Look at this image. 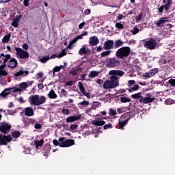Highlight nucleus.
Listing matches in <instances>:
<instances>
[{"instance_id":"obj_47","label":"nucleus","mask_w":175,"mask_h":175,"mask_svg":"<svg viewBox=\"0 0 175 175\" xmlns=\"http://www.w3.org/2000/svg\"><path fill=\"white\" fill-rule=\"evenodd\" d=\"M77 128H79V125H77V124H72L70 126V131H72L73 132V131H76V129H77Z\"/></svg>"},{"instance_id":"obj_4","label":"nucleus","mask_w":175,"mask_h":175,"mask_svg":"<svg viewBox=\"0 0 175 175\" xmlns=\"http://www.w3.org/2000/svg\"><path fill=\"white\" fill-rule=\"evenodd\" d=\"M157 44H158V43L157 42V40L154 39V38H150L148 41L143 40V45L146 49H148V50H155Z\"/></svg>"},{"instance_id":"obj_5","label":"nucleus","mask_w":175,"mask_h":175,"mask_svg":"<svg viewBox=\"0 0 175 175\" xmlns=\"http://www.w3.org/2000/svg\"><path fill=\"white\" fill-rule=\"evenodd\" d=\"M59 142L60 143V147L62 148L71 147V146H75V139H66L65 137L59 138Z\"/></svg>"},{"instance_id":"obj_54","label":"nucleus","mask_w":175,"mask_h":175,"mask_svg":"<svg viewBox=\"0 0 175 175\" xmlns=\"http://www.w3.org/2000/svg\"><path fill=\"white\" fill-rule=\"evenodd\" d=\"M53 143L54 146H59V147H61V142H59L58 140L54 139L53 141Z\"/></svg>"},{"instance_id":"obj_48","label":"nucleus","mask_w":175,"mask_h":175,"mask_svg":"<svg viewBox=\"0 0 175 175\" xmlns=\"http://www.w3.org/2000/svg\"><path fill=\"white\" fill-rule=\"evenodd\" d=\"M116 114H117V111L116 109H113V108L109 109L110 116H116Z\"/></svg>"},{"instance_id":"obj_44","label":"nucleus","mask_w":175,"mask_h":175,"mask_svg":"<svg viewBox=\"0 0 175 175\" xmlns=\"http://www.w3.org/2000/svg\"><path fill=\"white\" fill-rule=\"evenodd\" d=\"M66 49H63L62 53L58 55L59 58H62L64 55H66Z\"/></svg>"},{"instance_id":"obj_45","label":"nucleus","mask_w":175,"mask_h":175,"mask_svg":"<svg viewBox=\"0 0 175 175\" xmlns=\"http://www.w3.org/2000/svg\"><path fill=\"white\" fill-rule=\"evenodd\" d=\"M79 69H75L70 71V75H72V76H76L79 73Z\"/></svg>"},{"instance_id":"obj_36","label":"nucleus","mask_w":175,"mask_h":175,"mask_svg":"<svg viewBox=\"0 0 175 175\" xmlns=\"http://www.w3.org/2000/svg\"><path fill=\"white\" fill-rule=\"evenodd\" d=\"M158 72H159V69L158 68H153L149 70V72L150 73V75L152 76H152H155V75H157Z\"/></svg>"},{"instance_id":"obj_58","label":"nucleus","mask_w":175,"mask_h":175,"mask_svg":"<svg viewBox=\"0 0 175 175\" xmlns=\"http://www.w3.org/2000/svg\"><path fill=\"white\" fill-rule=\"evenodd\" d=\"M29 1L30 0H24L23 1V4H24V6H25L26 8H28V6H29Z\"/></svg>"},{"instance_id":"obj_2","label":"nucleus","mask_w":175,"mask_h":175,"mask_svg":"<svg viewBox=\"0 0 175 175\" xmlns=\"http://www.w3.org/2000/svg\"><path fill=\"white\" fill-rule=\"evenodd\" d=\"M129 55H131V47L129 46L120 48L116 53V57L120 58V59L126 58V57H129Z\"/></svg>"},{"instance_id":"obj_59","label":"nucleus","mask_w":175,"mask_h":175,"mask_svg":"<svg viewBox=\"0 0 175 175\" xmlns=\"http://www.w3.org/2000/svg\"><path fill=\"white\" fill-rule=\"evenodd\" d=\"M22 47L23 50H28L29 49V46L26 43H24Z\"/></svg>"},{"instance_id":"obj_43","label":"nucleus","mask_w":175,"mask_h":175,"mask_svg":"<svg viewBox=\"0 0 175 175\" xmlns=\"http://www.w3.org/2000/svg\"><path fill=\"white\" fill-rule=\"evenodd\" d=\"M116 28H117V29H124V25H122L120 23H117L115 25Z\"/></svg>"},{"instance_id":"obj_33","label":"nucleus","mask_w":175,"mask_h":175,"mask_svg":"<svg viewBox=\"0 0 175 175\" xmlns=\"http://www.w3.org/2000/svg\"><path fill=\"white\" fill-rule=\"evenodd\" d=\"M143 96H142V92L136 93L133 95H131V98L133 99H142Z\"/></svg>"},{"instance_id":"obj_25","label":"nucleus","mask_w":175,"mask_h":175,"mask_svg":"<svg viewBox=\"0 0 175 175\" xmlns=\"http://www.w3.org/2000/svg\"><path fill=\"white\" fill-rule=\"evenodd\" d=\"M28 87H29V85L27 82H22L19 84V88H16L20 89L21 90L18 91V92H21V91L25 90V88H28Z\"/></svg>"},{"instance_id":"obj_49","label":"nucleus","mask_w":175,"mask_h":175,"mask_svg":"<svg viewBox=\"0 0 175 175\" xmlns=\"http://www.w3.org/2000/svg\"><path fill=\"white\" fill-rule=\"evenodd\" d=\"M131 32H132L133 35H136V34L139 33V28L134 27L133 29V30L131 31Z\"/></svg>"},{"instance_id":"obj_1","label":"nucleus","mask_w":175,"mask_h":175,"mask_svg":"<svg viewBox=\"0 0 175 175\" xmlns=\"http://www.w3.org/2000/svg\"><path fill=\"white\" fill-rule=\"evenodd\" d=\"M28 101L30 105H32L33 106H40V105L46 103V96H39L38 94L31 95L28 98Z\"/></svg>"},{"instance_id":"obj_9","label":"nucleus","mask_w":175,"mask_h":175,"mask_svg":"<svg viewBox=\"0 0 175 175\" xmlns=\"http://www.w3.org/2000/svg\"><path fill=\"white\" fill-rule=\"evenodd\" d=\"M146 97H144L142 96V98L139 100V103H143L144 105H147L148 103H152V102H154L155 100L154 97H152V95L151 93H147L146 94Z\"/></svg>"},{"instance_id":"obj_46","label":"nucleus","mask_w":175,"mask_h":175,"mask_svg":"<svg viewBox=\"0 0 175 175\" xmlns=\"http://www.w3.org/2000/svg\"><path fill=\"white\" fill-rule=\"evenodd\" d=\"M78 105H79V106L86 107V106H88V105H90V102L84 100V101L79 103Z\"/></svg>"},{"instance_id":"obj_52","label":"nucleus","mask_w":175,"mask_h":175,"mask_svg":"<svg viewBox=\"0 0 175 175\" xmlns=\"http://www.w3.org/2000/svg\"><path fill=\"white\" fill-rule=\"evenodd\" d=\"M111 128H113V126L111 125V124H105L103 126V129L105 130H106V129H111Z\"/></svg>"},{"instance_id":"obj_17","label":"nucleus","mask_w":175,"mask_h":175,"mask_svg":"<svg viewBox=\"0 0 175 175\" xmlns=\"http://www.w3.org/2000/svg\"><path fill=\"white\" fill-rule=\"evenodd\" d=\"M114 45V42L111 40H108L104 42L103 49L104 50H111L113 46Z\"/></svg>"},{"instance_id":"obj_56","label":"nucleus","mask_w":175,"mask_h":175,"mask_svg":"<svg viewBox=\"0 0 175 175\" xmlns=\"http://www.w3.org/2000/svg\"><path fill=\"white\" fill-rule=\"evenodd\" d=\"M1 76H8V72H6L5 70H2L1 72H0Z\"/></svg>"},{"instance_id":"obj_64","label":"nucleus","mask_w":175,"mask_h":175,"mask_svg":"<svg viewBox=\"0 0 175 175\" xmlns=\"http://www.w3.org/2000/svg\"><path fill=\"white\" fill-rule=\"evenodd\" d=\"M142 17H143V15L139 14L136 18L137 21H142Z\"/></svg>"},{"instance_id":"obj_57","label":"nucleus","mask_w":175,"mask_h":175,"mask_svg":"<svg viewBox=\"0 0 175 175\" xmlns=\"http://www.w3.org/2000/svg\"><path fill=\"white\" fill-rule=\"evenodd\" d=\"M35 129H42V125L39 123H36L34 126Z\"/></svg>"},{"instance_id":"obj_34","label":"nucleus","mask_w":175,"mask_h":175,"mask_svg":"<svg viewBox=\"0 0 175 175\" xmlns=\"http://www.w3.org/2000/svg\"><path fill=\"white\" fill-rule=\"evenodd\" d=\"M78 85L79 90L81 91V94L85 92V88H84V85H83V82H78Z\"/></svg>"},{"instance_id":"obj_27","label":"nucleus","mask_w":175,"mask_h":175,"mask_svg":"<svg viewBox=\"0 0 175 175\" xmlns=\"http://www.w3.org/2000/svg\"><path fill=\"white\" fill-rule=\"evenodd\" d=\"M124 44V42H122V40H117L115 41L114 43V49H118L119 47H121V46H122Z\"/></svg>"},{"instance_id":"obj_18","label":"nucleus","mask_w":175,"mask_h":175,"mask_svg":"<svg viewBox=\"0 0 175 175\" xmlns=\"http://www.w3.org/2000/svg\"><path fill=\"white\" fill-rule=\"evenodd\" d=\"M109 76H120L122 77L125 75V72L120 70H112L109 72Z\"/></svg>"},{"instance_id":"obj_14","label":"nucleus","mask_w":175,"mask_h":175,"mask_svg":"<svg viewBox=\"0 0 175 175\" xmlns=\"http://www.w3.org/2000/svg\"><path fill=\"white\" fill-rule=\"evenodd\" d=\"M167 21H169L167 17H161L158 21H154V24H155L158 28H163V25L165 23H167Z\"/></svg>"},{"instance_id":"obj_22","label":"nucleus","mask_w":175,"mask_h":175,"mask_svg":"<svg viewBox=\"0 0 175 175\" xmlns=\"http://www.w3.org/2000/svg\"><path fill=\"white\" fill-rule=\"evenodd\" d=\"M99 43V39L96 36L90 38L89 44L90 46H96Z\"/></svg>"},{"instance_id":"obj_41","label":"nucleus","mask_w":175,"mask_h":175,"mask_svg":"<svg viewBox=\"0 0 175 175\" xmlns=\"http://www.w3.org/2000/svg\"><path fill=\"white\" fill-rule=\"evenodd\" d=\"M62 96H68V92L65 89L61 90L60 97L62 98Z\"/></svg>"},{"instance_id":"obj_23","label":"nucleus","mask_w":175,"mask_h":175,"mask_svg":"<svg viewBox=\"0 0 175 175\" xmlns=\"http://www.w3.org/2000/svg\"><path fill=\"white\" fill-rule=\"evenodd\" d=\"M24 113L25 116H26L27 117H32V116H33L34 114L33 109L29 107H26L25 108Z\"/></svg>"},{"instance_id":"obj_63","label":"nucleus","mask_w":175,"mask_h":175,"mask_svg":"<svg viewBox=\"0 0 175 175\" xmlns=\"http://www.w3.org/2000/svg\"><path fill=\"white\" fill-rule=\"evenodd\" d=\"M72 45H73V44H71V42H69L68 45L66 48V50H72Z\"/></svg>"},{"instance_id":"obj_13","label":"nucleus","mask_w":175,"mask_h":175,"mask_svg":"<svg viewBox=\"0 0 175 175\" xmlns=\"http://www.w3.org/2000/svg\"><path fill=\"white\" fill-rule=\"evenodd\" d=\"M172 0H167V3L165 5H162L158 8V13L160 16H162V13H163V9L165 10H169L170 9V6H172Z\"/></svg>"},{"instance_id":"obj_29","label":"nucleus","mask_w":175,"mask_h":175,"mask_svg":"<svg viewBox=\"0 0 175 175\" xmlns=\"http://www.w3.org/2000/svg\"><path fill=\"white\" fill-rule=\"evenodd\" d=\"M48 96L51 98V99H56L57 98V94H55V92L54 91V90H51L49 93L48 94Z\"/></svg>"},{"instance_id":"obj_6","label":"nucleus","mask_w":175,"mask_h":175,"mask_svg":"<svg viewBox=\"0 0 175 175\" xmlns=\"http://www.w3.org/2000/svg\"><path fill=\"white\" fill-rule=\"evenodd\" d=\"M18 91H21V90L14 87V88H8L3 90L1 94H0V97L6 98L12 92H18Z\"/></svg>"},{"instance_id":"obj_31","label":"nucleus","mask_w":175,"mask_h":175,"mask_svg":"<svg viewBox=\"0 0 175 175\" xmlns=\"http://www.w3.org/2000/svg\"><path fill=\"white\" fill-rule=\"evenodd\" d=\"M11 36L12 35H10V33L5 36L2 39L3 43H9V40H10Z\"/></svg>"},{"instance_id":"obj_26","label":"nucleus","mask_w":175,"mask_h":175,"mask_svg":"<svg viewBox=\"0 0 175 175\" xmlns=\"http://www.w3.org/2000/svg\"><path fill=\"white\" fill-rule=\"evenodd\" d=\"M98 76H99V72L95 70L90 71V74L88 75V77H90V79H94V77H98Z\"/></svg>"},{"instance_id":"obj_42","label":"nucleus","mask_w":175,"mask_h":175,"mask_svg":"<svg viewBox=\"0 0 175 175\" xmlns=\"http://www.w3.org/2000/svg\"><path fill=\"white\" fill-rule=\"evenodd\" d=\"M62 113L64 114V116H69L70 114V111L68 109H63L62 110Z\"/></svg>"},{"instance_id":"obj_61","label":"nucleus","mask_w":175,"mask_h":175,"mask_svg":"<svg viewBox=\"0 0 175 175\" xmlns=\"http://www.w3.org/2000/svg\"><path fill=\"white\" fill-rule=\"evenodd\" d=\"M85 25V22H83L81 24H79V29H83Z\"/></svg>"},{"instance_id":"obj_55","label":"nucleus","mask_w":175,"mask_h":175,"mask_svg":"<svg viewBox=\"0 0 175 175\" xmlns=\"http://www.w3.org/2000/svg\"><path fill=\"white\" fill-rule=\"evenodd\" d=\"M65 85L66 87H72V85H73V81H67Z\"/></svg>"},{"instance_id":"obj_62","label":"nucleus","mask_w":175,"mask_h":175,"mask_svg":"<svg viewBox=\"0 0 175 175\" xmlns=\"http://www.w3.org/2000/svg\"><path fill=\"white\" fill-rule=\"evenodd\" d=\"M61 70V68L57 66L53 68V73H55V72H59Z\"/></svg>"},{"instance_id":"obj_60","label":"nucleus","mask_w":175,"mask_h":175,"mask_svg":"<svg viewBox=\"0 0 175 175\" xmlns=\"http://www.w3.org/2000/svg\"><path fill=\"white\" fill-rule=\"evenodd\" d=\"M49 58L50 59H54V58H59V56L57 54H53Z\"/></svg>"},{"instance_id":"obj_39","label":"nucleus","mask_w":175,"mask_h":175,"mask_svg":"<svg viewBox=\"0 0 175 175\" xmlns=\"http://www.w3.org/2000/svg\"><path fill=\"white\" fill-rule=\"evenodd\" d=\"M120 102H122V103H126L128 102H131V98H128L126 97H121Z\"/></svg>"},{"instance_id":"obj_3","label":"nucleus","mask_w":175,"mask_h":175,"mask_svg":"<svg viewBox=\"0 0 175 175\" xmlns=\"http://www.w3.org/2000/svg\"><path fill=\"white\" fill-rule=\"evenodd\" d=\"M105 66L109 68H118L121 65V62L116 57H108L105 59Z\"/></svg>"},{"instance_id":"obj_30","label":"nucleus","mask_w":175,"mask_h":175,"mask_svg":"<svg viewBox=\"0 0 175 175\" xmlns=\"http://www.w3.org/2000/svg\"><path fill=\"white\" fill-rule=\"evenodd\" d=\"M12 136L14 139H18V137H20V136H21V133L18 131H14L12 133Z\"/></svg>"},{"instance_id":"obj_12","label":"nucleus","mask_w":175,"mask_h":175,"mask_svg":"<svg viewBox=\"0 0 175 175\" xmlns=\"http://www.w3.org/2000/svg\"><path fill=\"white\" fill-rule=\"evenodd\" d=\"M12 142V136L10 135H3L0 134V146H8V143Z\"/></svg>"},{"instance_id":"obj_8","label":"nucleus","mask_w":175,"mask_h":175,"mask_svg":"<svg viewBox=\"0 0 175 175\" xmlns=\"http://www.w3.org/2000/svg\"><path fill=\"white\" fill-rule=\"evenodd\" d=\"M124 117H129V118L126 119L124 121H119L118 126L120 129H122V128H124L126 125V124H128V122L129 121V120L135 117V113L132 112H127L124 113Z\"/></svg>"},{"instance_id":"obj_7","label":"nucleus","mask_w":175,"mask_h":175,"mask_svg":"<svg viewBox=\"0 0 175 175\" xmlns=\"http://www.w3.org/2000/svg\"><path fill=\"white\" fill-rule=\"evenodd\" d=\"M15 51L16 52V56L19 59H25V58H29V53L28 51H25L20 47H16Z\"/></svg>"},{"instance_id":"obj_21","label":"nucleus","mask_w":175,"mask_h":175,"mask_svg":"<svg viewBox=\"0 0 175 175\" xmlns=\"http://www.w3.org/2000/svg\"><path fill=\"white\" fill-rule=\"evenodd\" d=\"M79 54L80 55H83L84 54L85 55H89V54H91V51L88 49H85V45H83L79 51Z\"/></svg>"},{"instance_id":"obj_16","label":"nucleus","mask_w":175,"mask_h":175,"mask_svg":"<svg viewBox=\"0 0 175 175\" xmlns=\"http://www.w3.org/2000/svg\"><path fill=\"white\" fill-rule=\"evenodd\" d=\"M12 58V56L10 55H4L3 53L0 54V64H2V60L3 61V65L4 66H6V62L9 61Z\"/></svg>"},{"instance_id":"obj_51","label":"nucleus","mask_w":175,"mask_h":175,"mask_svg":"<svg viewBox=\"0 0 175 175\" xmlns=\"http://www.w3.org/2000/svg\"><path fill=\"white\" fill-rule=\"evenodd\" d=\"M144 77H146L147 79H150V77H152V76L151 75L150 71L148 72H145L143 75Z\"/></svg>"},{"instance_id":"obj_37","label":"nucleus","mask_w":175,"mask_h":175,"mask_svg":"<svg viewBox=\"0 0 175 175\" xmlns=\"http://www.w3.org/2000/svg\"><path fill=\"white\" fill-rule=\"evenodd\" d=\"M18 21H16L15 18L12 20V23H11V25L12 27H14V28H18Z\"/></svg>"},{"instance_id":"obj_24","label":"nucleus","mask_w":175,"mask_h":175,"mask_svg":"<svg viewBox=\"0 0 175 175\" xmlns=\"http://www.w3.org/2000/svg\"><path fill=\"white\" fill-rule=\"evenodd\" d=\"M24 73L25 74V76H28V75H29V72H28L27 70L23 71V70H20L19 71L15 72L14 74V77H18L20 76H23Z\"/></svg>"},{"instance_id":"obj_35","label":"nucleus","mask_w":175,"mask_h":175,"mask_svg":"<svg viewBox=\"0 0 175 175\" xmlns=\"http://www.w3.org/2000/svg\"><path fill=\"white\" fill-rule=\"evenodd\" d=\"M50 59V55L42 57L40 61L42 64H46Z\"/></svg>"},{"instance_id":"obj_15","label":"nucleus","mask_w":175,"mask_h":175,"mask_svg":"<svg viewBox=\"0 0 175 175\" xmlns=\"http://www.w3.org/2000/svg\"><path fill=\"white\" fill-rule=\"evenodd\" d=\"M17 65H18V62L17 60L12 57L8 63L7 66L11 69H14V68H17Z\"/></svg>"},{"instance_id":"obj_20","label":"nucleus","mask_w":175,"mask_h":175,"mask_svg":"<svg viewBox=\"0 0 175 175\" xmlns=\"http://www.w3.org/2000/svg\"><path fill=\"white\" fill-rule=\"evenodd\" d=\"M91 123L93 125H95V126H103L106 124V122L105 120H102L99 118L92 120Z\"/></svg>"},{"instance_id":"obj_53","label":"nucleus","mask_w":175,"mask_h":175,"mask_svg":"<svg viewBox=\"0 0 175 175\" xmlns=\"http://www.w3.org/2000/svg\"><path fill=\"white\" fill-rule=\"evenodd\" d=\"M169 84H170L171 85H172V87H175V79H170L168 81Z\"/></svg>"},{"instance_id":"obj_38","label":"nucleus","mask_w":175,"mask_h":175,"mask_svg":"<svg viewBox=\"0 0 175 175\" xmlns=\"http://www.w3.org/2000/svg\"><path fill=\"white\" fill-rule=\"evenodd\" d=\"M111 77H110V81H112L113 83H118V77H117V75H111Z\"/></svg>"},{"instance_id":"obj_11","label":"nucleus","mask_w":175,"mask_h":175,"mask_svg":"<svg viewBox=\"0 0 175 175\" xmlns=\"http://www.w3.org/2000/svg\"><path fill=\"white\" fill-rule=\"evenodd\" d=\"M10 129H12V125L6 122L1 123L0 132L3 135H8L10 132Z\"/></svg>"},{"instance_id":"obj_10","label":"nucleus","mask_w":175,"mask_h":175,"mask_svg":"<svg viewBox=\"0 0 175 175\" xmlns=\"http://www.w3.org/2000/svg\"><path fill=\"white\" fill-rule=\"evenodd\" d=\"M120 85L118 82H113L110 80L105 81L103 83V88L105 90H110L111 88H116Z\"/></svg>"},{"instance_id":"obj_28","label":"nucleus","mask_w":175,"mask_h":175,"mask_svg":"<svg viewBox=\"0 0 175 175\" xmlns=\"http://www.w3.org/2000/svg\"><path fill=\"white\" fill-rule=\"evenodd\" d=\"M44 144V140L41 139V140H36L35 141V145H36V148H39V147H42L43 144Z\"/></svg>"},{"instance_id":"obj_40","label":"nucleus","mask_w":175,"mask_h":175,"mask_svg":"<svg viewBox=\"0 0 175 175\" xmlns=\"http://www.w3.org/2000/svg\"><path fill=\"white\" fill-rule=\"evenodd\" d=\"M139 85H134L133 88L129 89V92H132V91H137L139 90Z\"/></svg>"},{"instance_id":"obj_32","label":"nucleus","mask_w":175,"mask_h":175,"mask_svg":"<svg viewBox=\"0 0 175 175\" xmlns=\"http://www.w3.org/2000/svg\"><path fill=\"white\" fill-rule=\"evenodd\" d=\"M111 54V51H106L100 53V57L104 58L105 57H109Z\"/></svg>"},{"instance_id":"obj_50","label":"nucleus","mask_w":175,"mask_h":175,"mask_svg":"<svg viewBox=\"0 0 175 175\" xmlns=\"http://www.w3.org/2000/svg\"><path fill=\"white\" fill-rule=\"evenodd\" d=\"M136 84V81L135 80H130L128 82V86L131 87V85H135Z\"/></svg>"},{"instance_id":"obj_19","label":"nucleus","mask_w":175,"mask_h":175,"mask_svg":"<svg viewBox=\"0 0 175 175\" xmlns=\"http://www.w3.org/2000/svg\"><path fill=\"white\" fill-rule=\"evenodd\" d=\"M79 120H81V115L72 116L66 118V122H75V121H79Z\"/></svg>"}]
</instances>
